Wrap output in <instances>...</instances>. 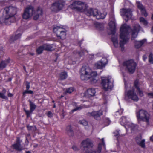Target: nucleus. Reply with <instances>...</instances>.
Masks as SVG:
<instances>
[{"label":"nucleus","instance_id":"obj_35","mask_svg":"<svg viewBox=\"0 0 153 153\" xmlns=\"http://www.w3.org/2000/svg\"><path fill=\"white\" fill-rule=\"evenodd\" d=\"M21 36L20 33H18L14 36H13L11 38L12 40L13 41H15L19 39Z\"/></svg>","mask_w":153,"mask_h":153},{"label":"nucleus","instance_id":"obj_16","mask_svg":"<svg viewBox=\"0 0 153 153\" xmlns=\"http://www.w3.org/2000/svg\"><path fill=\"white\" fill-rule=\"evenodd\" d=\"M43 11L41 8H38L36 10L34 8L33 12V19L35 20H37L39 18H41L43 15Z\"/></svg>","mask_w":153,"mask_h":153},{"label":"nucleus","instance_id":"obj_51","mask_svg":"<svg viewBox=\"0 0 153 153\" xmlns=\"http://www.w3.org/2000/svg\"><path fill=\"white\" fill-rule=\"evenodd\" d=\"M147 58V57L145 55H144L143 56V59L144 61H145V60Z\"/></svg>","mask_w":153,"mask_h":153},{"label":"nucleus","instance_id":"obj_11","mask_svg":"<svg viewBox=\"0 0 153 153\" xmlns=\"http://www.w3.org/2000/svg\"><path fill=\"white\" fill-rule=\"evenodd\" d=\"M132 10L130 8H123L120 11L121 15L123 16L124 19L126 22L130 19H132Z\"/></svg>","mask_w":153,"mask_h":153},{"label":"nucleus","instance_id":"obj_8","mask_svg":"<svg viewBox=\"0 0 153 153\" xmlns=\"http://www.w3.org/2000/svg\"><path fill=\"white\" fill-rule=\"evenodd\" d=\"M70 6L72 9L81 12H83L87 7L86 4L79 1H74Z\"/></svg>","mask_w":153,"mask_h":153},{"label":"nucleus","instance_id":"obj_39","mask_svg":"<svg viewBox=\"0 0 153 153\" xmlns=\"http://www.w3.org/2000/svg\"><path fill=\"white\" fill-rule=\"evenodd\" d=\"M82 108V106H80L79 107H77L76 108L72 110V111L74 112L78 110H80Z\"/></svg>","mask_w":153,"mask_h":153},{"label":"nucleus","instance_id":"obj_37","mask_svg":"<svg viewBox=\"0 0 153 153\" xmlns=\"http://www.w3.org/2000/svg\"><path fill=\"white\" fill-rule=\"evenodd\" d=\"M149 61L150 63L153 64V58L152 53H150L149 57Z\"/></svg>","mask_w":153,"mask_h":153},{"label":"nucleus","instance_id":"obj_30","mask_svg":"<svg viewBox=\"0 0 153 153\" xmlns=\"http://www.w3.org/2000/svg\"><path fill=\"white\" fill-rule=\"evenodd\" d=\"M128 122L127 121L125 117L122 116L120 119V122L122 125L127 126L126 123Z\"/></svg>","mask_w":153,"mask_h":153},{"label":"nucleus","instance_id":"obj_13","mask_svg":"<svg viewBox=\"0 0 153 153\" xmlns=\"http://www.w3.org/2000/svg\"><path fill=\"white\" fill-rule=\"evenodd\" d=\"M34 7L32 6H28L24 10L22 15V18L25 19H28L33 15Z\"/></svg>","mask_w":153,"mask_h":153},{"label":"nucleus","instance_id":"obj_32","mask_svg":"<svg viewBox=\"0 0 153 153\" xmlns=\"http://www.w3.org/2000/svg\"><path fill=\"white\" fill-rule=\"evenodd\" d=\"M74 90V88L73 87H70L66 89V91H65L63 94L64 95H66L67 94H70Z\"/></svg>","mask_w":153,"mask_h":153},{"label":"nucleus","instance_id":"obj_52","mask_svg":"<svg viewBox=\"0 0 153 153\" xmlns=\"http://www.w3.org/2000/svg\"><path fill=\"white\" fill-rule=\"evenodd\" d=\"M151 18H152V19L153 20V14L152 15ZM151 32H152L153 33V27L152 28Z\"/></svg>","mask_w":153,"mask_h":153},{"label":"nucleus","instance_id":"obj_55","mask_svg":"<svg viewBox=\"0 0 153 153\" xmlns=\"http://www.w3.org/2000/svg\"><path fill=\"white\" fill-rule=\"evenodd\" d=\"M102 143L103 145L104 146L105 145V143H104V139L103 138H102Z\"/></svg>","mask_w":153,"mask_h":153},{"label":"nucleus","instance_id":"obj_3","mask_svg":"<svg viewBox=\"0 0 153 153\" xmlns=\"http://www.w3.org/2000/svg\"><path fill=\"white\" fill-rule=\"evenodd\" d=\"M80 77L83 80H87L89 79L93 83L97 82V73L95 71H92L88 66H83L80 71Z\"/></svg>","mask_w":153,"mask_h":153},{"label":"nucleus","instance_id":"obj_40","mask_svg":"<svg viewBox=\"0 0 153 153\" xmlns=\"http://www.w3.org/2000/svg\"><path fill=\"white\" fill-rule=\"evenodd\" d=\"M123 109H120L118 111L116 112V115H117L118 114H119L120 115H121L123 113Z\"/></svg>","mask_w":153,"mask_h":153},{"label":"nucleus","instance_id":"obj_41","mask_svg":"<svg viewBox=\"0 0 153 153\" xmlns=\"http://www.w3.org/2000/svg\"><path fill=\"white\" fill-rule=\"evenodd\" d=\"M119 130H116V131H115L114 132V136H118L119 137L121 135H120L119 134Z\"/></svg>","mask_w":153,"mask_h":153},{"label":"nucleus","instance_id":"obj_60","mask_svg":"<svg viewBox=\"0 0 153 153\" xmlns=\"http://www.w3.org/2000/svg\"><path fill=\"white\" fill-rule=\"evenodd\" d=\"M55 107H56V106H55V105L54 104L53 105V108H55Z\"/></svg>","mask_w":153,"mask_h":153},{"label":"nucleus","instance_id":"obj_28","mask_svg":"<svg viewBox=\"0 0 153 153\" xmlns=\"http://www.w3.org/2000/svg\"><path fill=\"white\" fill-rule=\"evenodd\" d=\"M67 74L66 72H62L60 74L59 79L61 80H64L67 78Z\"/></svg>","mask_w":153,"mask_h":153},{"label":"nucleus","instance_id":"obj_48","mask_svg":"<svg viewBox=\"0 0 153 153\" xmlns=\"http://www.w3.org/2000/svg\"><path fill=\"white\" fill-rule=\"evenodd\" d=\"M33 91L31 90H28V94H33Z\"/></svg>","mask_w":153,"mask_h":153},{"label":"nucleus","instance_id":"obj_17","mask_svg":"<svg viewBox=\"0 0 153 153\" xmlns=\"http://www.w3.org/2000/svg\"><path fill=\"white\" fill-rule=\"evenodd\" d=\"M102 111L100 110L97 111H93L92 112H88L87 113V115L89 116H92L95 119H97L102 115Z\"/></svg>","mask_w":153,"mask_h":153},{"label":"nucleus","instance_id":"obj_26","mask_svg":"<svg viewBox=\"0 0 153 153\" xmlns=\"http://www.w3.org/2000/svg\"><path fill=\"white\" fill-rule=\"evenodd\" d=\"M45 50L48 51H52L54 49L53 48V45H52L45 44L43 45Z\"/></svg>","mask_w":153,"mask_h":153},{"label":"nucleus","instance_id":"obj_25","mask_svg":"<svg viewBox=\"0 0 153 153\" xmlns=\"http://www.w3.org/2000/svg\"><path fill=\"white\" fill-rule=\"evenodd\" d=\"M66 131L70 136H72L74 134L73 131L71 126L70 125L67 126L66 128Z\"/></svg>","mask_w":153,"mask_h":153},{"label":"nucleus","instance_id":"obj_46","mask_svg":"<svg viewBox=\"0 0 153 153\" xmlns=\"http://www.w3.org/2000/svg\"><path fill=\"white\" fill-rule=\"evenodd\" d=\"M110 20L115 21L114 15L112 14L110 16Z\"/></svg>","mask_w":153,"mask_h":153},{"label":"nucleus","instance_id":"obj_10","mask_svg":"<svg viewBox=\"0 0 153 153\" xmlns=\"http://www.w3.org/2000/svg\"><path fill=\"white\" fill-rule=\"evenodd\" d=\"M53 30L56 34L57 37L60 39H64L66 38V31L62 27L56 26L54 27Z\"/></svg>","mask_w":153,"mask_h":153},{"label":"nucleus","instance_id":"obj_44","mask_svg":"<svg viewBox=\"0 0 153 153\" xmlns=\"http://www.w3.org/2000/svg\"><path fill=\"white\" fill-rule=\"evenodd\" d=\"M148 97L150 98H153V92H150L147 93Z\"/></svg>","mask_w":153,"mask_h":153},{"label":"nucleus","instance_id":"obj_53","mask_svg":"<svg viewBox=\"0 0 153 153\" xmlns=\"http://www.w3.org/2000/svg\"><path fill=\"white\" fill-rule=\"evenodd\" d=\"M13 96V95L10 93H9L8 94V96L9 97H11Z\"/></svg>","mask_w":153,"mask_h":153},{"label":"nucleus","instance_id":"obj_42","mask_svg":"<svg viewBox=\"0 0 153 153\" xmlns=\"http://www.w3.org/2000/svg\"><path fill=\"white\" fill-rule=\"evenodd\" d=\"M53 115V113L51 111H48L47 114V116L48 117L50 118L52 117Z\"/></svg>","mask_w":153,"mask_h":153},{"label":"nucleus","instance_id":"obj_29","mask_svg":"<svg viewBox=\"0 0 153 153\" xmlns=\"http://www.w3.org/2000/svg\"><path fill=\"white\" fill-rule=\"evenodd\" d=\"M138 137L136 138V141L137 143L142 148H145V140L143 139L141 141H140L138 140Z\"/></svg>","mask_w":153,"mask_h":153},{"label":"nucleus","instance_id":"obj_47","mask_svg":"<svg viewBox=\"0 0 153 153\" xmlns=\"http://www.w3.org/2000/svg\"><path fill=\"white\" fill-rule=\"evenodd\" d=\"M72 148L73 149L74 151H76L79 149L76 146H73Z\"/></svg>","mask_w":153,"mask_h":153},{"label":"nucleus","instance_id":"obj_43","mask_svg":"<svg viewBox=\"0 0 153 153\" xmlns=\"http://www.w3.org/2000/svg\"><path fill=\"white\" fill-rule=\"evenodd\" d=\"M25 111L26 112V113L27 115V117L29 116L31 114V113L32 112H31L30 110V111H28V110L27 111V110H25Z\"/></svg>","mask_w":153,"mask_h":153},{"label":"nucleus","instance_id":"obj_2","mask_svg":"<svg viewBox=\"0 0 153 153\" xmlns=\"http://www.w3.org/2000/svg\"><path fill=\"white\" fill-rule=\"evenodd\" d=\"M17 11V8L15 7L12 6L6 7L3 10L2 17L0 18V23H4L8 25L14 22V16Z\"/></svg>","mask_w":153,"mask_h":153},{"label":"nucleus","instance_id":"obj_34","mask_svg":"<svg viewBox=\"0 0 153 153\" xmlns=\"http://www.w3.org/2000/svg\"><path fill=\"white\" fill-rule=\"evenodd\" d=\"M127 126L130 128L131 130H133L136 127V125L133 123L128 122L126 123Z\"/></svg>","mask_w":153,"mask_h":153},{"label":"nucleus","instance_id":"obj_61","mask_svg":"<svg viewBox=\"0 0 153 153\" xmlns=\"http://www.w3.org/2000/svg\"><path fill=\"white\" fill-rule=\"evenodd\" d=\"M24 69L25 70V67H24Z\"/></svg>","mask_w":153,"mask_h":153},{"label":"nucleus","instance_id":"obj_1","mask_svg":"<svg viewBox=\"0 0 153 153\" xmlns=\"http://www.w3.org/2000/svg\"><path fill=\"white\" fill-rule=\"evenodd\" d=\"M140 29V26L138 24H136L133 26L132 28L129 25L126 24L123 25L120 28V39L119 44L118 42L117 36L113 35L112 37L111 40L114 46L115 47L117 48L119 47V45L121 51H124V45L128 42L129 33H131V40H134L137 36L138 33Z\"/></svg>","mask_w":153,"mask_h":153},{"label":"nucleus","instance_id":"obj_64","mask_svg":"<svg viewBox=\"0 0 153 153\" xmlns=\"http://www.w3.org/2000/svg\"><path fill=\"white\" fill-rule=\"evenodd\" d=\"M152 106H153V105H152Z\"/></svg>","mask_w":153,"mask_h":153},{"label":"nucleus","instance_id":"obj_21","mask_svg":"<svg viewBox=\"0 0 153 153\" xmlns=\"http://www.w3.org/2000/svg\"><path fill=\"white\" fill-rule=\"evenodd\" d=\"M10 58H8L4 61H1L0 63V70H2L5 68L7 65L10 62Z\"/></svg>","mask_w":153,"mask_h":153},{"label":"nucleus","instance_id":"obj_45","mask_svg":"<svg viewBox=\"0 0 153 153\" xmlns=\"http://www.w3.org/2000/svg\"><path fill=\"white\" fill-rule=\"evenodd\" d=\"M30 88V83L27 82H26V88L27 90H28Z\"/></svg>","mask_w":153,"mask_h":153},{"label":"nucleus","instance_id":"obj_7","mask_svg":"<svg viewBox=\"0 0 153 153\" xmlns=\"http://www.w3.org/2000/svg\"><path fill=\"white\" fill-rule=\"evenodd\" d=\"M136 114L138 123H140L141 121L149 122L150 115L146 111L143 109H140L136 111Z\"/></svg>","mask_w":153,"mask_h":153},{"label":"nucleus","instance_id":"obj_6","mask_svg":"<svg viewBox=\"0 0 153 153\" xmlns=\"http://www.w3.org/2000/svg\"><path fill=\"white\" fill-rule=\"evenodd\" d=\"M84 11L88 16H93L97 19H103L106 16L105 14L101 13L97 9H88L87 7Z\"/></svg>","mask_w":153,"mask_h":153},{"label":"nucleus","instance_id":"obj_5","mask_svg":"<svg viewBox=\"0 0 153 153\" xmlns=\"http://www.w3.org/2000/svg\"><path fill=\"white\" fill-rule=\"evenodd\" d=\"M101 85L102 89L105 91L111 90L113 87V81L110 76H102Z\"/></svg>","mask_w":153,"mask_h":153},{"label":"nucleus","instance_id":"obj_9","mask_svg":"<svg viewBox=\"0 0 153 153\" xmlns=\"http://www.w3.org/2000/svg\"><path fill=\"white\" fill-rule=\"evenodd\" d=\"M124 66L126 67V70L130 74H133L135 71L136 64L133 60L126 61L124 62Z\"/></svg>","mask_w":153,"mask_h":153},{"label":"nucleus","instance_id":"obj_54","mask_svg":"<svg viewBox=\"0 0 153 153\" xmlns=\"http://www.w3.org/2000/svg\"><path fill=\"white\" fill-rule=\"evenodd\" d=\"M151 141L153 142V135L150 138Z\"/></svg>","mask_w":153,"mask_h":153},{"label":"nucleus","instance_id":"obj_15","mask_svg":"<svg viewBox=\"0 0 153 153\" xmlns=\"http://www.w3.org/2000/svg\"><path fill=\"white\" fill-rule=\"evenodd\" d=\"M127 97L128 98L131 99L134 101H137L139 100L138 97L134 92V90L133 89L128 91Z\"/></svg>","mask_w":153,"mask_h":153},{"label":"nucleus","instance_id":"obj_59","mask_svg":"<svg viewBox=\"0 0 153 153\" xmlns=\"http://www.w3.org/2000/svg\"><path fill=\"white\" fill-rule=\"evenodd\" d=\"M64 97V95H61V97H60V98H62V97Z\"/></svg>","mask_w":153,"mask_h":153},{"label":"nucleus","instance_id":"obj_49","mask_svg":"<svg viewBox=\"0 0 153 153\" xmlns=\"http://www.w3.org/2000/svg\"><path fill=\"white\" fill-rule=\"evenodd\" d=\"M28 90L27 89L25 91L23 92V95H25L26 94H28Z\"/></svg>","mask_w":153,"mask_h":153},{"label":"nucleus","instance_id":"obj_56","mask_svg":"<svg viewBox=\"0 0 153 153\" xmlns=\"http://www.w3.org/2000/svg\"><path fill=\"white\" fill-rule=\"evenodd\" d=\"M31 127H32V126H27V128H28V129L29 130L30 129Z\"/></svg>","mask_w":153,"mask_h":153},{"label":"nucleus","instance_id":"obj_50","mask_svg":"<svg viewBox=\"0 0 153 153\" xmlns=\"http://www.w3.org/2000/svg\"><path fill=\"white\" fill-rule=\"evenodd\" d=\"M28 90L27 89L25 91L23 92V95H25L26 94H28Z\"/></svg>","mask_w":153,"mask_h":153},{"label":"nucleus","instance_id":"obj_22","mask_svg":"<svg viewBox=\"0 0 153 153\" xmlns=\"http://www.w3.org/2000/svg\"><path fill=\"white\" fill-rule=\"evenodd\" d=\"M146 41V39H144L140 41H135L134 45L135 48H140Z\"/></svg>","mask_w":153,"mask_h":153},{"label":"nucleus","instance_id":"obj_31","mask_svg":"<svg viewBox=\"0 0 153 153\" xmlns=\"http://www.w3.org/2000/svg\"><path fill=\"white\" fill-rule=\"evenodd\" d=\"M28 101L30 103V110L31 112H33L36 108V105L30 100H29Z\"/></svg>","mask_w":153,"mask_h":153},{"label":"nucleus","instance_id":"obj_19","mask_svg":"<svg viewBox=\"0 0 153 153\" xmlns=\"http://www.w3.org/2000/svg\"><path fill=\"white\" fill-rule=\"evenodd\" d=\"M137 4L138 8L141 10L142 13L145 17L147 16L148 14L146 13L144 7L139 1H137Z\"/></svg>","mask_w":153,"mask_h":153},{"label":"nucleus","instance_id":"obj_33","mask_svg":"<svg viewBox=\"0 0 153 153\" xmlns=\"http://www.w3.org/2000/svg\"><path fill=\"white\" fill-rule=\"evenodd\" d=\"M45 50L43 45L40 46L36 49V52L38 54H40L42 53L43 51Z\"/></svg>","mask_w":153,"mask_h":153},{"label":"nucleus","instance_id":"obj_18","mask_svg":"<svg viewBox=\"0 0 153 153\" xmlns=\"http://www.w3.org/2000/svg\"><path fill=\"white\" fill-rule=\"evenodd\" d=\"M12 146L17 151H21L23 149V148L21 145L20 140L19 137L17 138L16 143L13 144Z\"/></svg>","mask_w":153,"mask_h":153},{"label":"nucleus","instance_id":"obj_20","mask_svg":"<svg viewBox=\"0 0 153 153\" xmlns=\"http://www.w3.org/2000/svg\"><path fill=\"white\" fill-rule=\"evenodd\" d=\"M111 34L114 35L115 33L116 25L115 21L110 20L109 24Z\"/></svg>","mask_w":153,"mask_h":153},{"label":"nucleus","instance_id":"obj_27","mask_svg":"<svg viewBox=\"0 0 153 153\" xmlns=\"http://www.w3.org/2000/svg\"><path fill=\"white\" fill-rule=\"evenodd\" d=\"M6 92V90L5 88H3L2 91L1 92H0V97L2 99L7 100L8 98L5 95Z\"/></svg>","mask_w":153,"mask_h":153},{"label":"nucleus","instance_id":"obj_63","mask_svg":"<svg viewBox=\"0 0 153 153\" xmlns=\"http://www.w3.org/2000/svg\"><path fill=\"white\" fill-rule=\"evenodd\" d=\"M139 139H140H140H141V138L140 137L139 138Z\"/></svg>","mask_w":153,"mask_h":153},{"label":"nucleus","instance_id":"obj_4","mask_svg":"<svg viewBox=\"0 0 153 153\" xmlns=\"http://www.w3.org/2000/svg\"><path fill=\"white\" fill-rule=\"evenodd\" d=\"M102 144L99 143L97 148L93 149V142L90 139L87 138L82 141L81 146L85 151L84 153H100L102 149Z\"/></svg>","mask_w":153,"mask_h":153},{"label":"nucleus","instance_id":"obj_23","mask_svg":"<svg viewBox=\"0 0 153 153\" xmlns=\"http://www.w3.org/2000/svg\"><path fill=\"white\" fill-rule=\"evenodd\" d=\"M95 93L96 91L95 89L93 88L88 89L86 92V94L89 97L94 96Z\"/></svg>","mask_w":153,"mask_h":153},{"label":"nucleus","instance_id":"obj_58","mask_svg":"<svg viewBox=\"0 0 153 153\" xmlns=\"http://www.w3.org/2000/svg\"><path fill=\"white\" fill-rule=\"evenodd\" d=\"M26 153H31L30 152L28 151L26 152Z\"/></svg>","mask_w":153,"mask_h":153},{"label":"nucleus","instance_id":"obj_36","mask_svg":"<svg viewBox=\"0 0 153 153\" xmlns=\"http://www.w3.org/2000/svg\"><path fill=\"white\" fill-rule=\"evenodd\" d=\"M140 22L143 23L144 25L146 26L148 24V22L147 21L145 20L144 18H140Z\"/></svg>","mask_w":153,"mask_h":153},{"label":"nucleus","instance_id":"obj_57","mask_svg":"<svg viewBox=\"0 0 153 153\" xmlns=\"http://www.w3.org/2000/svg\"><path fill=\"white\" fill-rule=\"evenodd\" d=\"M0 1V5L2 4L3 1Z\"/></svg>","mask_w":153,"mask_h":153},{"label":"nucleus","instance_id":"obj_38","mask_svg":"<svg viewBox=\"0 0 153 153\" xmlns=\"http://www.w3.org/2000/svg\"><path fill=\"white\" fill-rule=\"evenodd\" d=\"M79 123L85 126L88 125V122L85 120H83L79 121Z\"/></svg>","mask_w":153,"mask_h":153},{"label":"nucleus","instance_id":"obj_14","mask_svg":"<svg viewBox=\"0 0 153 153\" xmlns=\"http://www.w3.org/2000/svg\"><path fill=\"white\" fill-rule=\"evenodd\" d=\"M108 62L106 58H103L100 61H99L95 64V67L97 69H102L104 68Z\"/></svg>","mask_w":153,"mask_h":153},{"label":"nucleus","instance_id":"obj_24","mask_svg":"<svg viewBox=\"0 0 153 153\" xmlns=\"http://www.w3.org/2000/svg\"><path fill=\"white\" fill-rule=\"evenodd\" d=\"M138 81L137 80H136L134 82V86L137 88V90L138 91L139 94L140 96L142 97L143 96V91H141L140 88L138 86Z\"/></svg>","mask_w":153,"mask_h":153},{"label":"nucleus","instance_id":"obj_12","mask_svg":"<svg viewBox=\"0 0 153 153\" xmlns=\"http://www.w3.org/2000/svg\"><path fill=\"white\" fill-rule=\"evenodd\" d=\"M64 5L65 3L59 0L53 3L50 9L52 11L56 12L62 10L64 7Z\"/></svg>","mask_w":153,"mask_h":153},{"label":"nucleus","instance_id":"obj_62","mask_svg":"<svg viewBox=\"0 0 153 153\" xmlns=\"http://www.w3.org/2000/svg\"><path fill=\"white\" fill-rule=\"evenodd\" d=\"M52 102H54V100H53V101H52Z\"/></svg>","mask_w":153,"mask_h":153}]
</instances>
